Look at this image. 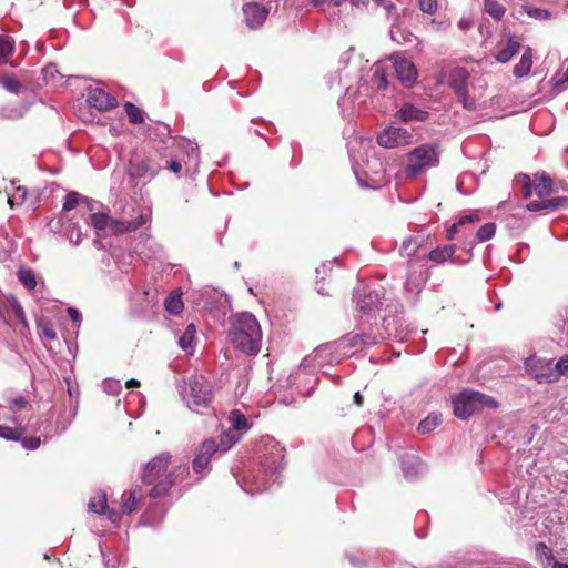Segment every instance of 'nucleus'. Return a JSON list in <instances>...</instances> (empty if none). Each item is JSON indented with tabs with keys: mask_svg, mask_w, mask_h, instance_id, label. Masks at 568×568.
<instances>
[{
	"mask_svg": "<svg viewBox=\"0 0 568 568\" xmlns=\"http://www.w3.org/2000/svg\"><path fill=\"white\" fill-rule=\"evenodd\" d=\"M165 311L172 315H180L183 310L181 293L172 292L164 301Z\"/></svg>",
	"mask_w": 568,
	"mask_h": 568,
	"instance_id": "31",
	"label": "nucleus"
},
{
	"mask_svg": "<svg viewBox=\"0 0 568 568\" xmlns=\"http://www.w3.org/2000/svg\"><path fill=\"white\" fill-rule=\"evenodd\" d=\"M13 40L7 36H0V63H7L8 59L13 54Z\"/></svg>",
	"mask_w": 568,
	"mask_h": 568,
	"instance_id": "35",
	"label": "nucleus"
},
{
	"mask_svg": "<svg viewBox=\"0 0 568 568\" xmlns=\"http://www.w3.org/2000/svg\"><path fill=\"white\" fill-rule=\"evenodd\" d=\"M9 301L10 300H8L7 302L0 300V320L7 321L6 315L9 314V310H10Z\"/></svg>",
	"mask_w": 568,
	"mask_h": 568,
	"instance_id": "52",
	"label": "nucleus"
},
{
	"mask_svg": "<svg viewBox=\"0 0 568 568\" xmlns=\"http://www.w3.org/2000/svg\"><path fill=\"white\" fill-rule=\"evenodd\" d=\"M347 0H329V3L333 6V7H339L342 6L344 2H346Z\"/></svg>",
	"mask_w": 568,
	"mask_h": 568,
	"instance_id": "59",
	"label": "nucleus"
},
{
	"mask_svg": "<svg viewBox=\"0 0 568 568\" xmlns=\"http://www.w3.org/2000/svg\"><path fill=\"white\" fill-rule=\"evenodd\" d=\"M162 169L163 166L158 163L155 158L151 155L142 156L134 153L131 160H129L126 172L132 179H143L146 176H156Z\"/></svg>",
	"mask_w": 568,
	"mask_h": 568,
	"instance_id": "7",
	"label": "nucleus"
},
{
	"mask_svg": "<svg viewBox=\"0 0 568 568\" xmlns=\"http://www.w3.org/2000/svg\"><path fill=\"white\" fill-rule=\"evenodd\" d=\"M9 306H11V310H9V313L12 312V314L14 315V317L17 320H23L24 312H23L22 306L19 305L17 300L13 298V300L9 301Z\"/></svg>",
	"mask_w": 568,
	"mask_h": 568,
	"instance_id": "51",
	"label": "nucleus"
},
{
	"mask_svg": "<svg viewBox=\"0 0 568 568\" xmlns=\"http://www.w3.org/2000/svg\"><path fill=\"white\" fill-rule=\"evenodd\" d=\"M68 314H69L71 321H79L80 320V313L78 312L77 308L69 307L68 308Z\"/></svg>",
	"mask_w": 568,
	"mask_h": 568,
	"instance_id": "54",
	"label": "nucleus"
},
{
	"mask_svg": "<svg viewBox=\"0 0 568 568\" xmlns=\"http://www.w3.org/2000/svg\"><path fill=\"white\" fill-rule=\"evenodd\" d=\"M535 552H536V558H537L538 562L542 564L544 567L551 566L552 562H556V560L552 556V550L550 549L549 546H547L544 542L536 544Z\"/></svg>",
	"mask_w": 568,
	"mask_h": 568,
	"instance_id": "30",
	"label": "nucleus"
},
{
	"mask_svg": "<svg viewBox=\"0 0 568 568\" xmlns=\"http://www.w3.org/2000/svg\"><path fill=\"white\" fill-rule=\"evenodd\" d=\"M315 272L317 293L331 296L334 292L332 266L327 264H322L320 267H316Z\"/></svg>",
	"mask_w": 568,
	"mask_h": 568,
	"instance_id": "16",
	"label": "nucleus"
},
{
	"mask_svg": "<svg viewBox=\"0 0 568 568\" xmlns=\"http://www.w3.org/2000/svg\"><path fill=\"white\" fill-rule=\"evenodd\" d=\"M18 321L21 322V324L23 325L24 328L29 327L28 320H26V316H23V320H18Z\"/></svg>",
	"mask_w": 568,
	"mask_h": 568,
	"instance_id": "63",
	"label": "nucleus"
},
{
	"mask_svg": "<svg viewBox=\"0 0 568 568\" xmlns=\"http://www.w3.org/2000/svg\"><path fill=\"white\" fill-rule=\"evenodd\" d=\"M497 406L498 404L494 397L468 388L460 392L454 398V414L459 419H466L469 415L479 412L484 407L496 409Z\"/></svg>",
	"mask_w": 568,
	"mask_h": 568,
	"instance_id": "4",
	"label": "nucleus"
},
{
	"mask_svg": "<svg viewBox=\"0 0 568 568\" xmlns=\"http://www.w3.org/2000/svg\"><path fill=\"white\" fill-rule=\"evenodd\" d=\"M215 453H221L216 449V439L206 438L197 448L195 458L193 460V469L201 473L206 469L211 463V458Z\"/></svg>",
	"mask_w": 568,
	"mask_h": 568,
	"instance_id": "10",
	"label": "nucleus"
},
{
	"mask_svg": "<svg viewBox=\"0 0 568 568\" xmlns=\"http://www.w3.org/2000/svg\"><path fill=\"white\" fill-rule=\"evenodd\" d=\"M456 252V245H444L428 252V260L434 263H443L447 261Z\"/></svg>",
	"mask_w": 568,
	"mask_h": 568,
	"instance_id": "26",
	"label": "nucleus"
},
{
	"mask_svg": "<svg viewBox=\"0 0 568 568\" xmlns=\"http://www.w3.org/2000/svg\"><path fill=\"white\" fill-rule=\"evenodd\" d=\"M418 7L424 13L434 14L438 9L436 0H418Z\"/></svg>",
	"mask_w": 568,
	"mask_h": 568,
	"instance_id": "48",
	"label": "nucleus"
},
{
	"mask_svg": "<svg viewBox=\"0 0 568 568\" xmlns=\"http://www.w3.org/2000/svg\"><path fill=\"white\" fill-rule=\"evenodd\" d=\"M402 135L403 132L400 129L390 128L384 130V132L377 136L378 145L384 146L386 149H393L398 145Z\"/></svg>",
	"mask_w": 568,
	"mask_h": 568,
	"instance_id": "22",
	"label": "nucleus"
},
{
	"mask_svg": "<svg viewBox=\"0 0 568 568\" xmlns=\"http://www.w3.org/2000/svg\"><path fill=\"white\" fill-rule=\"evenodd\" d=\"M397 115H399L403 122H423L427 119L428 112L423 109H417L413 104H404L403 108L397 111Z\"/></svg>",
	"mask_w": 568,
	"mask_h": 568,
	"instance_id": "21",
	"label": "nucleus"
},
{
	"mask_svg": "<svg viewBox=\"0 0 568 568\" xmlns=\"http://www.w3.org/2000/svg\"><path fill=\"white\" fill-rule=\"evenodd\" d=\"M229 423L231 424V428L233 430H248L251 425L247 422L246 416L240 412L239 409H233L229 415Z\"/></svg>",
	"mask_w": 568,
	"mask_h": 568,
	"instance_id": "29",
	"label": "nucleus"
},
{
	"mask_svg": "<svg viewBox=\"0 0 568 568\" xmlns=\"http://www.w3.org/2000/svg\"><path fill=\"white\" fill-rule=\"evenodd\" d=\"M413 267H414V265L410 263L409 264V273H408V276H407V286L408 287H413V288H417L419 286V284L425 282V277H424V273L423 272L418 274V280L416 277H414V274L416 272L414 270H412Z\"/></svg>",
	"mask_w": 568,
	"mask_h": 568,
	"instance_id": "47",
	"label": "nucleus"
},
{
	"mask_svg": "<svg viewBox=\"0 0 568 568\" xmlns=\"http://www.w3.org/2000/svg\"><path fill=\"white\" fill-rule=\"evenodd\" d=\"M483 10L495 21H501L506 12L504 4L497 0H483Z\"/></svg>",
	"mask_w": 568,
	"mask_h": 568,
	"instance_id": "25",
	"label": "nucleus"
},
{
	"mask_svg": "<svg viewBox=\"0 0 568 568\" xmlns=\"http://www.w3.org/2000/svg\"><path fill=\"white\" fill-rule=\"evenodd\" d=\"M18 281H20L23 285V287L28 290H33L37 287V278L34 277V274L29 268H21L17 273Z\"/></svg>",
	"mask_w": 568,
	"mask_h": 568,
	"instance_id": "41",
	"label": "nucleus"
},
{
	"mask_svg": "<svg viewBox=\"0 0 568 568\" xmlns=\"http://www.w3.org/2000/svg\"><path fill=\"white\" fill-rule=\"evenodd\" d=\"M88 103L100 111H108L118 106V100L103 89H93L88 93Z\"/></svg>",
	"mask_w": 568,
	"mask_h": 568,
	"instance_id": "11",
	"label": "nucleus"
},
{
	"mask_svg": "<svg viewBox=\"0 0 568 568\" xmlns=\"http://www.w3.org/2000/svg\"><path fill=\"white\" fill-rule=\"evenodd\" d=\"M111 219L112 217L105 213H101V212L93 213L91 215V225L93 226L95 232H98V234H100V232H102L109 227Z\"/></svg>",
	"mask_w": 568,
	"mask_h": 568,
	"instance_id": "37",
	"label": "nucleus"
},
{
	"mask_svg": "<svg viewBox=\"0 0 568 568\" xmlns=\"http://www.w3.org/2000/svg\"><path fill=\"white\" fill-rule=\"evenodd\" d=\"M381 305L382 301L377 291H371L357 300V307L366 314L377 311Z\"/></svg>",
	"mask_w": 568,
	"mask_h": 568,
	"instance_id": "20",
	"label": "nucleus"
},
{
	"mask_svg": "<svg viewBox=\"0 0 568 568\" xmlns=\"http://www.w3.org/2000/svg\"><path fill=\"white\" fill-rule=\"evenodd\" d=\"M525 9L527 16L535 18L536 20H548L551 17V13L542 8H532L525 6L523 7Z\"/></svg>",
	"mask_w": 568,
	"mask_h": 568,
	"instance_id": "45",
	"label": "nucleus"
},
{
	"mask_svg": "<svg viewBox=\"0 0 568 568\" xmlns=\"http://www.w3.org/2000/svg\"><path fill=\"white\" fill-rule=\"evenodd\" d=\"M240 440V435H236L234 430L227 429L220 435L217 440V449L221 453L227 452L234 445H236Z\"/></svg>",
	"mask_w": 568,
	"mask_h": 568,
	"instance_id": "28",
	"label": "nucleus"
},
{
	"mask_svg": "<svg viewBox=\"0 0 568 568\" xmlns=\"http://www.w3.org/2000/svg\"><path fill=\"white\" fill-rule=\"evenodd\" d=\"M459 28L463 29V30H466L468 28V22L467 21H459Z\"/></svg>",
	"mask_w": 568,
	"mask_h": 568,
	"instance_id": "62",
	"label": "nucleus"
},
{
	"mask_svg": "<svg viewBox=\"0 0 568 568\" xmlns=\"http://www.w3.org/2000/svg\"><path fill=\"white\" fill-rule=\"evenodd\" d=\"M149 221L148 214H140V216L134 217L129 221H120L115 219H111L109 229L115 235L124 234L126 232H134L146 224Z\"/></svg>",
	"mask_w": 568,
	"mask_h": 568,
	"instance_id": "14",
	"label": "nucleus"
},
{
	"mask_svg": "<svg viewBox=\"0 0 568 568\" xmlns=\"http://www.w3.org/2000/svg\"><path fill=\"white\" fill-rule=\"evenodd\" d=\"M328 0H312V3L315 6V7H320L324 3H326Z\"/></svg>",
	"mask_w": 568,
	"mask_h": 568,
	"instance_id": "61",
	"label": "nucleus"
},
{
	"mask_svg": "<svg viewBox=\"0 0 568 568\" xmlns=\"http://www.w3.org/2000/svg\"><path fill=\"white\" fill-rule=\"evenodd\" d=\"M478 215H466L464 217H459L458 221H456L454 224L450 225V227L447 231V239L452 240L455 237V234L459 231L462 226H465L467 224H473L474 222L478 221Z\"/></svg>",
	"mask_w": 568,
	"mask_h": 568,
	"instance_id": "40",
	"label": "nucleus"
},
{
	"mask_svg": "<svg viewBox=\"0 0 568 568\" xmlns=\"http://www.w3.org/2000/svg\"><path fill=\"white\" fill-rule=\"evenodd\" d=\"M496 232L495 223H487L479 227L475 237L478 239L479 242H484L494 237Z\"/></svg>",
	"mask_w": 568,
	"mask_h": 568,
	"instance_id": "43",
	"label": "nucleus"
},
{
	"mask_svg": "<svg viewBox=\"0 0 568 568\" xmlns=\"http://www.w3.org/2000/svg\"><path fill=\"white\" fill-rule=\"evenodd\" d=\"M394 70L397 79L404 87L409 88L417 79V69L408 59L397 58L394 60Z\"/></svg>",
	"mask_w": 568,
	"mask_h": 568,
	"instance_id": "12",
	"label": "nucleus"
},
{
	"mask_svg": "<svg viewBox=\"0 0 568 568\" xmlns=\"http://www.w3.org/2000/svg\"><path fill=\"white\" fill-rule=\"evenodd\" d=\"M124 110H125L129 122H131L133 124L143 123V121H144L143 112L133 102H125Z\"/></svg>",
	"mask_w": 568,
	"mask_h": 568,
	"instance_id": "36",
	"label": "nucleus"
},
{
	"mask_svg": "<svg viewBox=\"0 0 568 568\" xmlns=\"http://www.w3.org/2000/svg\"><path fill=\"white\" fill-rule=\"evenodd\" d=\"M88 510L93 511L95 514H104L109 511V517L115 516V511L109 510L108 506V497L104 493L100 491L89 499Z\"/></svg>",
	"mask_w": 568,
	"mask_h": 568,
	"instance_id": "23",
	"label": "nucleus"
},
{
	"mask_svg": "<svg viewBox=\"0 0 568 568\" xmlns=\"http://www.w3.org/2000/svg\"><path fill=\"white\" fill-rule=\"evenodd\" d=\"M197 152V146L191 140L182 136H170L165 142L164 151L159 158L164 161V168L175 175H180L183 166L187 164V158Z\"/></svg>",
	"mask_w": 568,
	"mask_h": 568,
	"instance_id": "3",
	"label": "nucleus"
},
{
	"mask_svg": "<svg viewBox=\"0 0 568 568\" xmlns=\"http://www.w3.org/2000/svg\"><path fill=\"white\" fill-rule=\"evenodd\" d=\"M552 187L551 178L548 175H541L535 178L532 185H527L526 196L536 194L537 199H546L549 196Z\"/></svg>",
	"mask_w": 568,
	"mask_h": 568,
	"instance_id": "19",
	"label": "nucleus"
},
{
	"mask_svg": "<svg viewBox=\"0 0 568 568\" xmlns=\"http://www.w3.org/2000/svg\"><path fill=\"white\" fill-rule=\"evenodd\" d=\"M439 165V144H422L408 153L407 175L415 178Z\"/></svg>",
	"mask_w": 568,
	"mask_h": 568,
	"instance_id": "5",
	"label": "nucleus"
},
{
	"mask_svg": "<svg viewBox=\"0 0 568 568\" xmlns=\"http://www.w3.org/2000/svg\"><path fill=\"white\" fill-rule=\"evenodd\" d=\"M531 68V49H526L520 57L519 63L514 65L513 75L520 78L526 77Z\"/></svg>",
	"mask_w": 568,
	"mask_h": 568,
	"instance_id": "27",
	"label": "nucleus"
},
{
	"mask_svg": "<svg viewBox=\"0 0 568 568\" xmlns=\"http://www.w3.org/2000/svg\"><path fill=\"white\" fill-rule=\"evenodd\" d=\"M27 196L28 191L24 187L18 186L13 194L8 197V204L11 205V207L22 205Z\"/></svg>",
	"mask_w": 568,
	"mask_h": 568,
	"instance_id": "44",
	"label": "nucleus"
},
{
	"mask_svg": "<svg viewBox=\"0 0 568 568\" xmlns=\"http://www.w3.org/2000/svg\"><path fill=\"white\" fill-rule=\"evenodd\" d=\"M79 204V194L75 191H72L68 194L67 199H64L63 211H71L77 207Z\"/></svg>",
	"mask_w": 568,
	"mask_h": 568,
	"instance_id": "49",
	"label": "nucleus"
},
{
	"mask_svg": "<svg viewBox=\"0 0 568 568\" xmlns=\"http://www.w3.org/2000/svg\"><path fill=\"white\" fill-rule=\"evenodd\" d=\"M143 493L140 486H135L132 490H126L122 495V511L131 514L139 509L142 505Z\"/></svg>",
	"mask_w": 568,
	"mask_h": 568,
	"instance_id": "18",
	"label": "nucleus"
},
{
	"mask_svg": "<svg viewBox=\"0 0 568 568\" xmlns=\"http://www.w3.org/2000/svg\"><path fill=\"white\" fill-rule=\"evenodd\" d=\"M13 405L18 408H24L28 405V400L23 397H18L12 400Z\"/></svg>",
	"mask_w": 568,
	"mask_h": 568,
	"instance_id": "53",
	"label": "nucleus"
},
{
	"mask_svg": "<svg viewBox=\"0 0 568 568\" xmlns=\"http://www.w3.org/2000/svg\"><path fill=\"white\" fill-rule=\"evenodd\" d=\"M354 403L356 404V406H362L363 405V396L358 393H355Z\"/></svg>",
	"mask_w": 568,
	"mask_h": 568,
	"instance_id": "56",
	"label": "nucleus"
},
{
	"mask_svg": "<svg viewBox=\"0 0 568 568\" xmlns=\"http://www.w3.org/2000/svg\"><path fill=\"white\" fill-rule=\"evenodd\" d=\"M195 334H196L195 325L189 324L186 326L185 332L182 333V335L179 339L180 347L182 349H184L185 352H190L192 349V345L194 344Z\"/></svg>",
	"mask_w": 568,
	"mask_h": 568,
	"instance_id": "33",
	"label": "nucleus"
},
{
	"mask_svg": "<svg viewBox=\"0 0 568 568\" xmlns=\"http://www.w3.org/2000/svg\"><path fill=\"white\" fill-rule=\"evenodd\" d=\"M383 7L386 9L387 13H392V11L395 10V4L389 0H387Z\"/></svg>",
	"mask_w": 568,
	"mask_h": 568,
	"instance_id": "57",
	"label": "nucleus"
},
{
	"mask_svg": "<svg viewBox=\"0 0 568 568\" xmlns=\"http://www.w3.org/2000/svg\"><path fill=\"white\" fill-rule=\"evenodd\" d=\"M551 568H568V564L552 562Z\"/></svg>",
	"mask_w": 568,
	"mask_h": 568,
	"instance_id": "60",
	"label": "nucleus"
},
{
	"mask_svg": "<svg viewBox=\"0 0 568 568\" xmlns=\"http://www.w3.org/2000/svg\"><path fill=\"white\" fill-rule=\"evenodd\" d=\"M442 423V415L440 414H430L426 416L423 420L418 424V432L422 434H427L434 430L437 426H439Z\"/></svg>",
	"mask_w": 568,
	"mask_h": 568,
	"instance_id": "32",
	"label": "nucleus"
},
{
	"mask_svg": "<svg viewBox=\"0 0 568 568\" xmlns=\"http://www.w3.org/2000/svg\"><path fill=\"white\" fill-rule=\"evenodd\" d=\"M183 399L187 403L190 409L206 407L212 402V388L210 382L204 376H191L183 389Z\"/></svg>",
	"mask_w": 568,
	"mask_h": 568,
	"instance_id": "6",
	"label": "nucleus"
},
{
	"mask_svg": "<svg viewBox=\"0 0 568 568\" xmlns=\"http://www.w3.org/2000/svg\"><path fill=\"white\" fill-rule=\"evenodd\" d=\"M243 13L245 23L251 30L260 28L267 17V10L255 2L244 4Z\"/></svg>",
	"mask_w": 568,
	"mask_h": 568,
	"instance_id": "15",
	"label": "nucleus"
},
{
	"mask_svg": "<svg viewBox=\"0 0 568 568\" xmlns=\"http://www.w3.org/2000/svg\"><path fill=\"white\" fill-rule=\"evenodd\" d=\"M372 83H374L378 90H385L388 88L387 73L384 67L377 64L375 71H373Z\"/></svg>",
	"mask_w": 568,
	"mask_h": 568,
	"instance_id": "39",
	"label": "nucleus"
},
{
	"mask_svg": "<svg viewBox=\"0 0 568 568\" xmlns=\"http://www.w3.org/2000/svg\"><path fill=\"white\" fill-rule=\"evenodd\" d=\"M353 6L359 7V6H367L368 0H352Z\"/></svg>",
	"mask_w": 568,
	"mask_h": 568,
	"instance_id": "58",
	"label": "nucleus"
},
{
	"mask_svg": "<svg viewBox=\"0 0 568 568\" xmlns=\"http://www.w3.org/2000/svg\"><path fill=\"white\" fill-rule=\"evenodd\" d=\"M429 236L425 234L423 231H417L416 233L407 236L403 240L399 253L403 257H413L418 252L419 247H423Z\"/></svg>",
	"mask_w": 568,
	"mask_h": 568,
	"instance_id": "13",
	"label": "nucleus"
},
{
	"mask_svg": "<svg viewBox=\"0 0 568 568\" xmlns=\"http://www.w3.org/2000/svg\"><path fill=\"white\" fill-rule=\"evenodd\" d=\"M0 84L7 91L18 94L22 90V83L13 75L4 74L0 77Z\"/></svg>",
	"mask_w": 568,
	"mask_h": 568,
	"instance_id": "38",
	"label": "nucleus"
},
{
	"mask_svg": "<svg viewBox=\"0 0 568 568\" xmlns=\"http://www.w3.org/2000/svg\"><path fill=\"white\" fill-rule=\"evenodd\" d=\"M468 72L464 68H455L449 71L448 74V85L452 90H454L455 95L457 97L458 101L464 103V106L466 109H473L474 108V101L468 98V90H467V81H468Z\"/></svg>",
	"mask_w": 568,
	"mask_h": 568,
	"instance_id": "9",
	"label": "nucleus"
},
{
	"mask_svg": "<svg viewBox=\"0 0 568 568\" xmlns=\"http://www.w3.org/2000/svg\"><path fill=\"white\" fill-rule=\"evenodd\" d=\"M520 50V43L518 41H515L514 39H509L507 41L506 47L503 49H499L497 54L495 55L496 61L498 63H507L518 53Z\"/></svg>",
	"mask_w": 568,
	"mask_h": 568,
	"instance_id": "24",
	"label": "nucleus"
},
{
	"mask_svg": "<svg viewBox=\"0 0 568 568\" xmlns=\"http://www.w3.org/2000/svg\"><path fill=\"white\" fill-rule=\"evenodd\" d=\"M227 338L233 347L248 356L260 353L262 331L258 321L251 313L231 314Z\"/></svg>",
	"mask_w": 568,
	"mask_h": 568,
	"instance_id": "1",
	"label": "nucleus"
},
{
	"mask_svg": "<svg viewBox=\"0 0 568 568\" xmlns=\"http://www.w3.org/2000/svg\"><path fill=\"white\" fill-rule=\"evenodd\" d=\"M526 368L529 376H531L538 384L558 382V375L555 374L552 361L529 357L526 361Z\"/></svg>",
	"mask_w": 568,
	"mask_h": 568,
	"instance_id": "8",
	"label": "nucleus"
},
{
	"mask_svg": "<svg viewBox=\"0 0 568 568\" xmlns=\"http://www.w3.org/2000/svg\"><path fill=\"white\" fill-rule=\"evenodd\" d=\"M568 207V197L566 196H555V197H546V199H535L530 200L527 204V209L530 212H538L545 209H560Z\"/></svg>",
	"mask_w": 568,
	"mask_h": 568,
	"instance_id": "17",
	"label": "nucleus"
},
{
	"mask_svg": "<svg viewBox=\"0 0 568 568\" xmlns=\"http://www.w3.org/2000/svg\"><path fill=\"white\" fill-rule=\"evenodd\" d=\"M22 446L27 449H38L40 446V438L38 436L23 437L21 438Z\"/></svg>",
	"mask_w": 568,
	"mask_h": 568,
	"instance_id": "50",
	"label": "nucleus"
},
{
	"mask_svg": "<svg viewBox=\"0 0 568 568\" xmlns=\"http://www.w3.org/2000/svg\"><path fill=\"white\" fill-rule=\"evenodd\" d=\"M378 6H384L387 0H375Z\"/></svg>",
	"mask_w": 568,
	"mask_h": 568,
	"instance_id": "64",
	"label": "nucleus"
},
{
	"mask_svg": "<svg viewBox=\"0 0 568 568\" xmlns=\"http://www.w3.org/2000/svg\"><path fill=\"white\" fill-rule=\"evenodd\" d=\"M171 455L160 454L144 466L141 475L143 485L150 486L149 497L160 498L168 494L173 484V473L170 470Z\"/></svg>",
	"mask_w": 568,
	"mask_h": 568,
	"instance_id": "2",
	"label": "nucleus"
},
{
	"mask_svg": "<svg viewBox=\"0 0 568 568\" xmlns=\"http://www.w3.org/2000/svg\"><path fill=\"white\" fill-rule=\"evenodd\" d=\"M140 385H141V384H140V382H139V381H136V379H134V378L129 379V381L125 383V387H126L128 389L138 388V387H140Z\"/></svg>",
	"mask_w": 568,
	"mask_h": 568,
	"instance_id": "55",
	"label": "nucleus"
},
{
	"mask_svg": "<svg viewBox=\"0 0 568 568\" xmlns=\"http://www.w3.org/2000/svg\"><path fill=\"white\" fill-rule=\"evenodd\" d=\"M24 434V427L12 428L6 425H0V437L6 438L7 440L20 442Z\"/></svg>",
	"mask_w": 568,
	"mask_h": 568,
	"instance_id": "34",
	"label": "nucleus"
},
{
	"mask_svg": "<svg viewBox=\"0 0 568 568\" xmlns=\"http://www.w3.org/2000/svg\"><path fill=\"white\" fill-rule=\"evenodd\" d=\"M555 374L558 379L561 376H568V355L561 356L557 363L554 364Z\"/></svg>",
	"mask_w": 568,
	"mask_h": 568,
	"instance_id": "46",
	"label": "nucleus"
},
{
	"mask_svg": "<svg viewBox=\"0 0 568 568\" xmlns=\"http://www.w3.org/2000/svg\"><path fill=\"white\" fill-rule=\"evenodd\" d=\"M38 328L41 336H44L49 341L57 339L54 326L49 320H38Z\"/></svg>",
	"mask_w": 568,
	"mask_h": 568,
	"instance_id": "42",
	"label": "nucleus"
}]
</instances>
